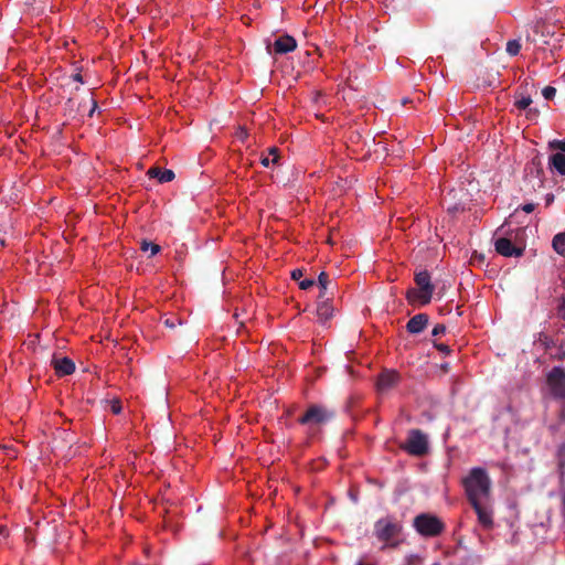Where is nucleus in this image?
I'll return each instance as SVG.
<instances>
[{"label":"nucleus","mask_w":565,"mask_h":565,"mask_svg":"<svg viewBox=\"0 0 565 565\" xmlns=\"http://www.w3.org/2000/svg\"><path fill=\"white\" fill-rule=\"evenodd\" d=\"M463 487L469 503L489 501L491 494V479L483 468H472L463 479Z\"/></svg>","instance_id":"nucleus-1"},{"label":"nucleus","mask_w":565,"mask_h":565,"mask_svg":"<svg viewBox=\"0 0 565 565\" xmlns=\"http://www.w3.org/2000/svg\"><path fill=\"white\" fill-rule=\"evenodd\" d=\"M403 525L393 516H385L374 524V535L388 547H397L401 543L398 536L402 534Z\"/></svg>","instance_id":"nucleus-2"},{"label":"nucleus","mask_w":565,"mask_h":565,"mask_svg":"<svg viewBox=\"0 0 565 565\" xmlns=\"http://www.w3.org/2000/svg\"><path fill=\"white\" fill-rule=\"evenodd\" d=\"M414 280L418 289L411 288L407 290V301L411 305L416 302L423 306L428 305L435 291V285L431 282L430 274L427 270H420L415 274Z\"/></svg>","instance_id":"nucleus-3"},{"label":"nucleus","mask_w":565,"mask_h":565,"mask_svg":"<svg viewBox=\"0 0 565 565\" xmlns=\"http://www.w3.org/2000/svg\"><path fill=\"white\" fill-rule=\"evenodd\" d=\"M335 412L321 404H311L302 416L298 418V423L308 427H318L332 420Z\"/></svg>","instance_id":"nucleus-4"},{"label":"nucleus","mask_w":565,"mask_h":565,"mask_svg":"<svg viewBox=\"0 0 565 565\" xmlns=\"http://www.w3.org/2000/svg\"><path fill=\"white\" fill-rule=\"evenodd\" d=\"M415 530L425 537H435L445 531V523L436 515L420 513L414 518Z\"/></svg>","instance_id":"nucleus-5"},{"label":"nucleus","mask_w":565,"mask_h":565,"mask_svg":"<svg viewBox=\"0 0 565 565\" xmlns=\"http://www.w3.org/2000/svg\"><path fill=\"white\" fill-rule=\"evenodd\" d=\"M401 448L412 456L423 457L429 449L427 435L420 429H411L408 430L407 439L401 445Z\"/></svg>","instance_id":"nucleus-6"},{"label":"nucleus","mask_w":565,"mask_h":565,"mask_svg":"<svg viewBox=\"0 0 565 565\" xmlns=\"http://www.w3.org/2000/svg\"><path fill=\"white\" fill-rule=\"evenodd\" d=\"M546 385L554 399L565 401V370L554 366L546 375Z\"/></svg>","instance_id":"nucleus-7"},{"label":"nucleus","mask_w":565,"mask_h":565,"mask_svg":"<svg viewBox=\"0 0 565 565\" xmlns=\"http://www.w3.org/2000/svg\"><path fill=\"white\" fill-rule=\"evenodd\" d=\"M488 502L489 501H477L470 504L478 516L479 523L486 529H491L493 525V510Z\"/></svg>","instance_id":"nucleus-8"},{"label":"nucleus","mask_w":565,"mask_h":565,"mask_svg":"<svg viewBox=\"0 0 565 565\" xmlns=\"http://www.w3.org/2000/svg\"><path fill=\"white\" fill-rule=\"evenodd\" d=\"M495 252L504 257H520L523 255L524 248L513 245L511 239L500 237L494 242Z\"/></svg>","instance_id":"nucleus-9"},{"label":"nucleus","mask_w":565,"mask_h":565,"mask_svg":"<svg viewBox=\"0 0 565 565\" xmlns=\"http://www.w3.org/2000/svg\"><path fill=\"white\" fill-rule=\"evenodd\" d=\"M51 364L57 376L71 375L75 371V363L67 356H53Z\"/></svg>","instance_id":"nucleus-10"},{"label":"nucleus","mask_w":565,"mask_h":565,"mask_svg":"<svg viewBox=\"0 0 565 565\" xmlns=\"http://www.w3.org/2000/svg\"><path fill=\"white\" fill-rule=\"evenodd\" d=\"M297 47L296 40L288 34H285L274 42V51L276 54H286L295 51Z\"/></svg>","instance_id":"nucleus-11"},{"label":"nucleus","mask_w":565,"mask_h":565,"mask_svg":"<svg viewBox=\"0 0 565 565\" xmlns=\"http://www.w3.org/2000/svg\"><path fill=\"white\" fill-rule=\"evenodd\" d=\"M429 321V317L426 313H417L412 317L407 324L406 329L412 334H418L425 330Z\"/></svg>","instance_id":"nucleus-12"},{"label":"nucleus","mask_w":565,"mask_h":565,"mask_svg":"<svg viewBox=\"0 0 565 565\" xmlns=\"http://www.w3.org/2000/svg\"><path fill=\"white\" fill-rule=\"evenodd\" d=\"M399 375L395 371H384L377 377V388L381 392L391 390L397 382Z\"/></svg>","instance_id":"nucleus-13"},{"label":"nucleus","mask_w":565,"mask_h":565,"mask_svg":"<svg viewBox=\"0 0 565 565\" xmlns=\"http://www.w3.org/2000/svg\"><path fill=\"white\" fill-rule=\"evenodd\" d=\"M147 174L149 178L158 179L160 183L170 182L174 179L175 174L170 169H162L160 167H151Z\"/></svg>","instance_id":"nucleus-14"},{"label":"nucleus","mask_w":565,"mask_h":565,"mask_svg":"<svg viewBox=\"0 0 565 565\" xmlns=\"http://www.w3.org/2000/svg\"><path fill=\"white\" fill-rule=\"evenodd\" d=\"M317 316L320 321L324 322L332 318L333 316V307L330 303V299L321 300L317 307Z\"/></svg>","instance_id":"nucleus-15"},{"label":"nucleus","mask_w":565,"mask_h":565,"mask_svg":"<svg viewBox=\"0 0 565 565\" xmlns=\"http://www.w3.org/2000/svg\"><path fill=\"white\" fill-rule=\"evenodd\" d=\"M550 167L562 177H565V154L554 153L550 157Z\"/></svg>","instance_id":"nucleus-16"},{"label":"nucleus","mask_w":565,"mask_h":565,"mask_svg":"<svg viewBox=\"0 0 565 565\" xmlns=\"http://www.w3.org/2000/svg\"><path fill=\"white\" fill-rule=\"evenodd\" d=\"M552 245L554 250L565 256V233H558L553 237Z\"/></svg>","instance_id":"nucleus-17"},{"label":"nucleus","mask_w":565,"mask_h":565,"mask_svg":"<svg viewBox=\"0 0 565 565\" xmlns=\"http://www.w3.org/2000/svg\"><path fill=\"white\" fill-rule=\"evenodd\" d=\"M521 43L519 40H510L507 43V53L511 56H515L520 53Z\"/></svg>","instance_id":"nucleus-18"},{"label":"nucleus","mask_w":565,"mask_h":565,"mask_svg":"<svg viewBox=\"0 0 565 565\" xmlns=\"http://www.w3.org/2000/svg\"><path fill=\"white\" fill-rule=\"evenodd\" d=\"M140 248L142 252L151 250V256L158 254L161 249V247L158 244L148 241H142Z\"/></svg>","instance_id":"nucleus-19"},{"label":"nucleus","mask_w":565,"mask_h":565,"mask_svg":"<svg viewBox=\"0 0 565 565\" xmlns=\"http://www.w3.org/2000/svg\"><path fill=\"white\" fill-rule=\"evenodd\" d=\"M532 104V99L530 96H522L521 98L516 99L514 103V106L521 110L526 109Z\"/></svg>","instance_id":"nucleus-20"},{"label":"nucleus","mask_w":565,"mask_h":565,"mask_svg":"<svg viewBox=\"0 0 565 565\" xmlns=\"http://www.w3.org/2000/svg\"><path fill=\"white\" fill-rule=\"evenodd\" d=\"M548 148L553 150H559V153L565 154V140L554 139L548 142Z\"/></svg>","instance_id":"nucleus-21"},{"label":"nucleus","mask_w":565,"mask_h":565,"mask_svg":"<svg viewBox=\"0 0 565 565\" xmlns=\"http://www.w3.org/2000/svg\"><path fill=\"white\" fill-rule=\"evenodd\" d=\"M330 282L331 281L329 279V275L324 271H321L318 276V285L320 289L327 290Z\"/></svg>","instance_id":"nucleus-22"},{"label":"nucleus","mask_w":565,"mask_h":565,"mask_svg":"<svg viewBox=\"0 0 565 565\" xmlns=\"http://www.w3.org/2000/svg\"><path fill=\"white\" fill-rule=\"evenodd\" d=\"M555 94H556V88H554L553 86H546L542 90V95L544 96L545 99L554 98Z\"/></svg>","instance_id":"nucleus-23"},{"label":"nucleus","mask_w":565,"mask_h":565,"mask_svg":"<svg viewBox=\"0 0 565 565\" xmlns=\"http://www.w3.org/2000/svg\"><path fill=\"white\" fill-rule=\"evenodd\" d=\"M315 285V279L306 278L299 281V288L302 290H307Z\"/></svg>","instance_id":"nucleus-24"},{"label":"nucleus","mask_w":565,"mask_h":565,"mask_svg":"<svg viewBox=\"0 0 565 565\" xmlns=\"http://www.w3.org/2000/svg\"><path fill=\"white\" fill-rule=\"evenodd\" d=\"M557 315L561 319L565 320V295L562 296L558 307H557Z\"/></svg>","instance_id":"nucleus-25"},{"label":"nucleus","mask_w":565,"mask_h":565,"mask_svg":"<svg viewBox=\"0 0 565 565\" xmlns=\"http://www.w3.org/2000/svg\"><path fill=\"white\" fill-rule=\"evenodd\" d=\"M532 166L536 168V174H537V177H539V178H541V177L543 175V169H542V167H541V161H540V159L534 158V159L532 160Z\"/></svg>","instance_id":"nucleus-26"},{"label":"nucleus","mask_w":565,"mask_h":565,"mask_svg":"<svg viewBox=\"0 0 565 565\" xmlns=\"http://www.w3.org/2000/svg\"><path fill=\"white\" fill-rule=\"evenodd\" d=\"M446 332V327L444 324H436L433 329V335L438 337L440 334H444Z\"/></svg>","instance_id":"nucleus-27"},{"label":"nucleus","mask_w":565,"mask_h":565,"mask_svg":"<svg viewBox=\"0 0 565 565\" xmlns=\"http://www.w3.org/2000/svg\"><path fill=\"white\" fill-rule=\"evenodd\" d=\"M555 358L558 359V360H564L565 359V342L557 348V352L555 354Z\"/></svg>","instance_id":"nucleus-28"},{"label":"nucleus","mask_w":565,"mask_h":565,"mask_svg":"<svg viewBox=\"0 0 565 565\" xmlns=\"http://www.w3.org/2000/svg\"><path fill=\"white\" fill-rule=\"evenodd\" d=\"M406 562H407L408 565H419L420 557L418 555H409L406 558Z\"/></svg>","instance_id":"nucleus-29"},{"label":"nucleus","mask_w":565,"mask_h":565,"mask_svg":"<svg viewBox=\"0 0 565 565\" xmlns=\"http://www.w3.org/2000/svg\"><path fill=\"white\" fill-rule=\"evenodd\" d=\"M302 276H303V273H302V270H301V269H295V270H292V271H291V278H292L294 280L298 281V282H299L300 280H302V279H301V278H302Z\"/></svg>","instance_id":"nucleus-30"},{"label":"nucleus","mask_w":565,"mask_h":565,"mask_svg":"<svg viewBox=\"0 0 565 565\" xmlns=\"http://www.w3.org/2000/svg\"><path fill=\"white\" fill-rule=\"evenodd\" d=\"M278 148L276 147H271L269 148V154L270 156H274V158L271 159V162L273 163H277L278 159H279V156H278Z\"/></svg>","instance_id":"nucleus-31"},{"label":"nucleus","mask_w":565,"mask_h":565,"mask_svg":"<svg viewBox=\"0 0 565 565\" xmlns=\"http://www.w3.org/2000/svg\"><path fill=\"white\" fill-rule=\"evenodd\" d=\"M236 137L239 139V140H244L246 137H247V131L245 128L243 127H239L237 132H236Z\"/></svg>","instance_id":"nucleus-32"},{"label":"nucleus","mask_w":565,"mask_h":565,"mask_svg":"<svg viewBox=\"0 0 565 565\" xmlns=\"http://www.w3.org/2000/svg\"><path fill=\"white\" fill-rule=\"evenodd\" d=\"M435 348L437 350H439L440 352H443V353H449L450 352L449 347L446 345V344H443V343H435Z\"/></svg>","instance_id":"nucleus-33"},{"label":"nucleus","mask_w":565,"mask_h":565,"mask_svg":"<svg viewBox=\"0 0 565 565\" xmlns=\"http://www.w3.org/2000/svg\"><path fill=\"white\" fill-rule=\"evenodd\" d=\"M111 412L114 414H119L121 412V405L118 401H115L113 404H111Z\"/></svg>","instance_id":"nucleus-34"},{"label":"nucleus","mask_w":565,"mask_h":565,"mask_svg":"<svg viewBox=\"0 0 565 565\" xmlns=\"http://www.w3.org/2000/svg\"><path fill=\"white\" fill-rule=\"evenodd\" d=\"M534 209H535V204H533V203H526V204H524V205L522 206V210H523L524 212H526V213H531V212H533V211H534Z\"/></svg>","instance_id":"nucleus-35"},{"label":"nucleus","mask_w":565,"mask_h":565,"mask_svg":"<svg viewBox=\"0 0 565 565\" xmlns=\"http://www.w3.org/2000/svg\"><path fill=\"white\" fill-rule=\"evenodd\" d=\"M96 109H97V102L95 99H92V108L89 110L88 116L92 117Z\"/></svg>","instance_id":"nucleus-36"},{"label":"nucleus","mask_w":565,"mask_h":565,"mask_svg":"<svg viewBox=\"0 0 565 565\" xmlns=\"http://www.w3.org/2000/svg\"><path fill=\"white\" fill-rule=\"evenodd\" d=\"M539 115V111L536 109H529L527 118L534 119Z\"/></svg>","instance_id":"nucleus-37"},{"label":"nucleus","mask_w":565,"mask_h":565,"mask_svg":"<svg viewBox=\"0 0 565 565\" xmlns=\"http://www.w3.org/2000/svg\"><path fill=\"white\" fill-rule=\"evenodd\" d=\"M472 260H478L480 263H483L484 262V256L482 254L475 253L473 256H472Z\"/></svg>","instance_id":"nucleus-38"},{"label":"nucleus","mask_w":565,"mask_h":565,"mask_svg":"<svg viewBox=\"0 0 565 565\" xmlns=\"http://www.w3.org/2000/svg\"><path fill=\"white\" fill-rule=\"evenodd\" d=\"M72 78H73V81H75V82L83 83V77H82L81 73H75V74H73V75H72Z\"/></svg>","instance_id":"nucleus-39"},{"label":"nucleus","mask_w":565,"mask_h":565,"mask_svg":"<svg viewBox=\"0 0 565 565\" xmlns=\"http://www.w3.org/2000/svg\"><path fill=\"white\" fill-rule=\"evenodd\" d=\"M8 535V529L4 525H0V536L6 537Z\"/></svg>","instance_id":"nucleus-40"},{"label":"nucleus","mask_w":565,"mask_h":565,"mask_svg":"<svg viewBox=\"0 0 565 565\" xmlns=\"http://www.w3.org/2000/svg\"><path fill=\"white\" fill-rule=\"evenodd\" d=\"M440 369H441V371H443L444 373H448V372H449V369H450V365H449V363H443V364L440 365Z\"/></svg>","instance_id":"nucleus-41"},{"label":"nucleus","mask_w":565,"mask_h":565,"mask_svg":"<svg viewBox=\"0 0 565 565\" xmlns=\"http://www.w3.org/2000/svg\"><path fill=\"white\" fill-rule=\"evenodd\" d=\"M461 209L459 207L458 204H455L454 206H449L448 207V211L451 212V213H455V212H458L460 211Z\"/></svg>","instance_id":"nucleus-42"},{"label":"nucleus","mask_w":565,"mask_h":565,"mask_svg":"<svg viewBox=\"0 0 565 565\" xmlns=\"http://www.w3.org/2000/svg\"><path fill=\"white\" fill-rule=\"evenodd\" d=\"M318 299H319V301H321V300H326V299H327V298H326V290L320 289V294H319V296H318Z\"/></svg>","instance_id":"nucleus-43"},{"label":"nucleus","mask_w":565,"mask_h":565,"mask_svg":"<svg viewBox=\"0 0 565 565\" xmlns=\"http://www.w3.org/2000/svg\"><path fill=\"white\" fill-rule=\"evenodd\" d=\"M269 163H270V160H269V158H268V157H264V158H262V164H263L264 167H268V166H269Z\"/></svg>","instance_id":"nucleus-44"},{"label":"nucleus","mask_w":565,"mask_h":565,"mask_svg":"<svg viewBox=\"0 0 565 565\" xmlns=\"http://www.w3.org/2000/svg\"><path fill=\"white\" fill-rule=\"evenodd\" d=\"M558 454H559L561 457H565V445L559 447Z\"/></svg>","instance_id":"nucleus-45"},{"label":"nucleus","mask_w":565,"mask_h":565,"mask_svg":"<svg viewBox=\"0 0 565 565\" xmlns=\"http://www.w3.org/2000/svg\"><path fill=\"white\" fill-rule=\"evenodd\" d=\"M164 324L170 327V328L174 327V323L170 319H166Z\"/></svg>","instance_id":"nucleus-46"},{"label":"nucleus","mask_w":565,"mask_h":565,"mask_svg":"<svg viewBox=\"0 0 565 565\" xmlns=\"http://www.w3.org/2000/svg\"><path fill=\"white\" fill-rule=\"evenodd\" d=\"M433 565H440L439 563H434Z\"/></svg>","instance_id":"nucleus-47"},{"label":"nucleus","mask_w":565,"mask_h":565,"mask_svg":"<svg viewBox=\"0 0 565 565\" xmlns=\"http://www.w3.org/2000/svg\"><path fill=\"white\" fill-rule=\"evenodd\" d=\"M564 287H565V279H564Z\"/></svg>","instance_id":"nucleus-48"}]
</instances>
